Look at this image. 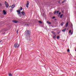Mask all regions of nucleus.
<instances>
[{"mask_svg": "<svg viewBox=\"0 0 76 76\" xmlns=\"http://www.w3.org/2000/svg\"><path fill=\"white\" fill-rule=\"evenodd\" d=\"M17 12H18V15H19V17H21V16H22V15H20V14H21V12H21V11H20V10H18V11H17Z\"/></svg>", "mask_w": 76, "mask_h": 76, "instance_id": "7ed1b4c3", "label": "nucleus"}, {"mask_svg": "<svg viewBox=\"0 0 76 76\" xmlns=\"http://www.w3.org/2000/svg\"><path fill=\"white\" fill-rule=\"evenodd\" d=\"M56 19H55V20H56Z\"/></svg>", "mask_w": 76, "mask_h": 76, "instance_id": "72a5a7b5", "label": "nucleus"}, {"mask_svg": "<svg viewBox=\"0 0 76 76\" xmlns=\"http://www.w3.org/2000/svg\"><path fill=\"white\" fill-rule=\"evenodd\" d=\"M54 32V31H52V34H53Z\"/></svg>", "mask_w": 76, "mask_h": 76, "instance_id": "a878e982", "label": "nucleus"}, {"mask_svg": "<svg viewBox=\"0 0 76 76\" xmlns=\"http://www.w3.org/2000/svg\"><path fill=\"white\" fill-rule=\"evenodd\" d=\"M2 41V40H1V41H0V43Z\"/></svg>", "mask_w": 76, "mask_h": 76, "instance_id": "473e14b6", "label": "nucleus"}, {"mask_svg": "<svg viewBox=\"0 0 76 76\" xmlns=\"http://www.w3.org/2000/svg\"><path fill=\"white\" fill-rule=\"evenodd\" d=\"M66 28H65L64 29L62 30V32H65V31H66Z\"/></svg>", "mask_w": 76, "mask_h": 76, "instance_id": "9b49d317", "label": "nucleus"}, {"mask_svg": "<svg viewBox=\"0 0 76 76\" xmlns=\"http://www.w3.org/2000/svg\"><path fill=\"white\" fill-rule=\"evenodd\" d=\"M60 38V37H59V36H57V39H58Z\"/></svg>", "mask_w": 76, "mask_h": 76, "instance_id": "412c9836", "label": "nucleus"}, {"mask_svg": "<svg viewBox=\"0 0 76 76\" xmlns=\"http://www.w3.org/2000/svg\"><path fill=\"white\" fill-rule=\"evenodd\" d=\"M39 23H41V24H42V21H39Z\"/></svg>", "mask_w": 76, "mask_h": 76, "instance_id": "dca6fc26", "label": "nucleus"}, {"mask_svg": "<svg viewBox=\"0 0 76 76\" xmlns=\"http://www.w3.org/2000/svg\"><path fill=\"white\" fill-rule=\"evenodd\" d=\"M21 13L22 15H23V16H24V15H25V13L24 12L22 11L21 12Z\"/></svg>", "mask_w": 76, "mask_h": 76, "instance_id": "6e6552de", "label": "nucleus"}, {"mask_svg": "<svg viewBox=\"0 0 76 76\" xmlns=\"http://www.w3.org/2000/svg\"><path fill=\"white\" fill-rule=\"evenodd\" d=\"M64 24V22H62L61 24V26H63Z\"/></svg>", "mask_w": 76, "mask_h": 76, "instance_id": "2eb2a0df", "label": "nucleus"}, {"mask_svg": "<svg viewBox=\"0 0 76 76\" xmlns=\"http://www.w3.org/2000/svg\"><path fill=\"white\" fill-rule=\"evenodd\" d=\"M73 34V32H72L71 34V35H72Z\"/></svg>", "mask_w": 76, "mask_h": 76, "instance_id": "cd10ccee", "label": "nucleus"}, {"mask_svg": "<svg viewBox=\"0 0 76 76\" xmlns=\"http://www.w3.org/2000/svg\"><path fill=\"white\" fill-rule=\"evenodd\" d=\"M12 22H14V23H16L17 22V20H14L12 21Z\"/></svg>", "mask_w": 76, "mask_h": 76, "instance_id": "f8f14e48", "label": "nucleus"}, {"mask_svg": "<svg viewBox=\"0 0 76 76\" xmlns=\"http://www.w3.org/2000/svg\"><path fill=\"white\" fill-rule=\"evenodd\" d=\"M58 3H60V2H58Z\"/></svg>", "mask_w": 76, "mask_h": 76, "instance_id": "4c0bfd02", "label": "nucleus"}, {"mask_svg": "<svg viewBox=\"0 0 76 76\" xmlns=\"http://www.w3.org/2000/svg\"><path fill=\"white\" fill-rule=\"evenodd\" d=\"M1 6V4H0V6Z\"/></svg>", "mask_w": 76, "mask_h": 76, "instance_id": "7c9ffc66", "label": "nucleus"}, {"mask_svg": "<svg viewBox=\"0 0 76 76\" xmlns=\"http://www.w3.org/2000/svg\"><path fill=\"white\" fill-rule=\"evenodd\" d=\"M55 37H56V35H55Z\"/></svg>", "mask_w": 76, "mask_h": 76, "instance_id": "c9c22d12", "label": "nucleus"}, {"mask_svg": "<svg viewBox=\"0 0 76 76\" xmlns=\"http://www.w3.org/2000/svg\"><path fill=\"white\" fill-rule=\"evenodd\" d=\"M60 34V32H58V34Z\"/></svg>", "mask_w": 76, "mask_h": 76, "instance_id": "2f4dec72", "label": "nucleus"}, {"mask_svg": "<svg viewBox=\"0 0 76 76\" xmlns=\"http://www.w3.org/2000/svg\"><path fill=\"white\" fill-rule=\"evenodd\" d=\"M63 16V14H61L60 16V18H62V16Z\"/></svg>", "mask_w": 76, "mask_h": 76, "instance_id": "f3484780", "label": "nucleus"}, {"mask_svg": "<svg viewBox=\"0 0 76 76\" xmlns=\"http://www.w3.org/2000/svg\"><path fill=\"white\" fill-rule=\"evenodd\" d=\"M17 34H18V31H17Z\"/></svg>", "mask_w": 76, "mask_h": 76, "instance_id": "f704fd0d", "label": "nucleus"}, {"mask_svg": "<svg viewBox=\"0 0 76 76\" xmlns=\"http://www.w3.org/2000/svg\"><path fill=\"white\" fill-rule=\"evenodd\" d=\"M66 0H64V1H63L62 3H64V2H66Z\"/></svg>", "mask_w": 76, "mask_h": 76, "instance_id": "6ab92c4d", "label": "nucleus"}, {"mask_svg": "<svg viewBox=\"0 0 76 76\" xmlns=\"http://www.w3.org/2000/svg\"><path fill=\"white\" fill-rule=\"evenodd\" d=\"M55 38H56V37H55V36H54L53 38V39H55Z\"/></svg>", "mask_w": 76, "mask_h": 76, "instance_id": "b1692460", "label": "nucleus"}, {"mask_svg": "<svg viewBox=\"0 0 76 76\" xmlns=\"http://www.w3.org/2000/svg\"><path fill=\"white\" fill-rule=\"evenodd\" d=\"M71 31H72V30H70L69 31V33H70H70H71Z\"/></svg>", "mask_w": 76, "mask_h": 76, "instance_id": "5701e85b", "label": "nucleus"}, {"mask_svg": "<svg viewBox=\"0 0 76 76\" xmlns=\"http://www.w3.org/2000/svg\"><path fill=\"white\" fill-rule=\"evenodd\" d=\"M47 23H48V24H51V23L49 21H47Z\"/></svg>", "mask_w": 76, "mask_h": 76, "instance_id": "4468645a", "label": "nucleus"}, {"mask_svg": "<svg viewBox=\"0 0 76 76\" xmlns=\"http://www.w3.org/2000/svg\"><path fill=\"white\" fill-rule=\"evenodd\" d=\"M24 34L26 36V39L30 41L31 39V33H30V31L29 30H26L24 33Z\"/></svg>", "mask_w": 76, "mask_h": 76, "instance_id": "f257e3e1", "label": "nucleus"}, {"mask_svg": "<svg viewBox=\"0 0 76 76\" xmlns=\"http://www.w3.org/2000/svg\"><path fill=\"white\" fill-rule=\"evenodd\" d=\"M55 18L56 17H55L54 16L53 17H52V19H55Z\"/></svg>", "mask_w": 76, "mask_h": 76, "instance_id": "aec40b11", "label": "nucleus"}, {"mask_svg": "<svg viewBox=\"0 0 76 76\" xmlns=\"http://www.w3.org/2000/svg\"><path fill=\"white\" fill-rule=\"evenodd\" d=\"M55 31H56V29H55Z\"/></svg>", "mask_w": 76, "mask_h": 76, "instance_id": "ea45409f", "label": "nucleus"}, {"mask_svg": "<svg viewBox=\"0 0 76 76\" xmlns=\"http://www.w3.org/2000/svg\"><path fill=\"white\" fill-rule=\"evenodd\" d=\"M20 10H20H20H22V9H23V8H22V7H20Z\"/></svg>", "mask_w": 76, "mask_h": 76, "instance_id": "ddd939ff", "label": "nucleus"}, {"mask_svg": "<svg viewBox=\"0 0 76 76\" xmlns=\"http://www.w3.org/2000/svg\"><path fill=\"white\" fill-rule=\"evenodd\" d=\"M25 25H27V26H29V24H25Z\"/></svg>", "mask_w": 76, "mask_h": 76, "instance_id": "393cba45", "label": "nucleus"}, {"mask_svg": "<svg viewBox=\"0 0 76 76\" xmlns=\"http://www.w3.org/2000/svg\"><path fill=\"white\" fill-rule=\"evenodd\" d=\"M75 76H76V74H75Z\"/></svg>", "mask_w": 76, "mask_h": 76, "instance_id": "58836bf2", "label": "nucleus"}, {"mask_svg": "<svg viewBox=\"0 0 76 76\" xmlns=\"http://www.w3.org/2000/svg\"><path fill=\"white\" fill-rule=\"evenodd\" d=\"M60 14H61V12H59V15H60Z\"/></svg>", "mask_w": 76, "mask_h": 76, "instance_id": "c756f323", "label": "nucleus"}, {"mask_svg": "<svg viewBox=\"0 0 76 76\" xmlns=\"http://www.w3.org/2000/svg\"><path fill=\"white\" fill-rule=\"evenodd\" d=\"M27 4H26V7H27V8H28V7H29V6H29V1H27Z\"/></svg>", "mask_w": 76, "mask_h": 76, "instance_id": "39448f33", "label": "nucleus"}, {"mask_svg": "<svg viewBox=\"0 0 76 76\" xmlns=\"http://www.w3.org/2000/svg\"><path fill=\"white\" fill-rule=\"evenodd\" d=\"M5 5L6 7H7V8H8V7H9V5L7 2V1H5Z\"/></svg>", "mask_w": 76, "mask_h": 76, "instance_id": "20e7f679", "label": "nucleus"}, {"mask_svg": "<svg viewBox=\"0 0 76 76\" xmlns=\"http://www.w3.org/2000/svg\"><path fill=\"white\" fill-rule=\"evenodd\" d=\"M67 52H69L70 51V50H69V49H68V50H67Z\"/></svg>", "mask_w": 76, "mask_h": 76, "instance_id": "4be33fe9", "label": "nucleus"}, {"mask_svg": "<svg viewBox=\"0 0 76 76\" xmlns=\"http://www.w3.org/2000/svg\"><path fill=\"white\" fill-rule=\"evenodd\" d=\"M13 10V9H10V10Z\"/></svg>", "mask_w": 76, "mask_h": 76, "instance_id": "bb28decb", "label": "nucleus"}, {"mask_svg": "<svg viewBox=\"0 0 76 76\" xmlns=\"http://www.w3.org/2000/svg\"><path fill=\"white\" fill-rule=\"evenodd\" d=\"M68 25H69V22H67V23L66 24L65 27H67Z\"/></svg>", "mask_w": 76, "mask_h": 76, "instance_id": "1a4fd4ad", "label": "nucleus"}, {"mask_svg": "<svg viewBox=\"0 0 76 76\" xmlns=\"http://www.w3.org/2000/svg\"><path fill=\"white\" fill-rule=\"evenodd\" d=\"M20 46L19 44H18V43H15L14 45V47L17 48H18Z\"/></svg>", "mask_w": 76, "mask_h": 76, "instance_id": "f03ea898", "label": "nucleus"}, {"mask_svg": "<svg viewBox=\"0 0 76 76\" xmlns=\"http://www.w3.org/2000/svg\"><path fill=\"white\" fill-rule=\"evenodd\" d=\"M15 7V5H12V6L11 7L12 9H13Z\"/></svg>", "mask_w": 76, "mask_h": 76, "instance_id": "9d476101", "label": "nucleus"}, {"mask_svg": "<svg viewBox=\"0 0 76 76\" xmlns=\"http://www.w3.org/2000/svg\"><path fill=\"white\" fill-rule=\"evenodd\" d=\"M18 22V21H17V22Z\"/></svg>", "mask_w": 76, "mask_h": 76, "instance_id": "e433bc0d", "label": "nucleus"}, {"mask_svg": "<svg viewBox=\"0 0 76 76\" xmlns=\"http://www.w3.org/2000/svg\"><path fill=\"white\" fill-rule=\"evenodd\" d=\"M58 12H59V11H56L54 12V14H56H56H58Z\"/></svg>", "mask_w": 76, "mask_h": 76, "instance_id": "0eeeda50", "label": "nucleus"}, {"mask_svg": "<svg viewBox=\"0 0 76 76\" xmlns=\"http://www.w3.org/2000/svg\"><path fill=\"white\" fill-rule=\"evenodd\" d=\"M12 75L11 73H9V76H12Z\"/></svg>", "mask_w": 76, "mask_h": 76, "instance_id": "a211bd4d", "label": "nucleus"}, {"mask_svg": "<svg viewBox=\"0 0 76 76\" xmlns=\"http://www.w3.org/2000/svg\"><path fill=\"white\" fill-rule=\"evenodd\" d=\"M53 34L55 35V34H56V33H55V32H54L53 33Z\"/></svg>", "mask_w": 76, "mask_h": 76, "instance_id": "c85d7f7f", "label": "nucleus"}, {"mask_svg": "<svg viewBox=\"0 0 76 76\" xmlns=\"http://www.w3.org/2000/svg\"><path fill=\"white\" fill-rule=\"evenodd\" d=\"M3 13L4 15H6V13H7V12H6V11H5V10H4L3 11Z\"/></svg>", "mask_w": 76, "mask_h": 76, "instance_id": "423d86ee", "label": "nucleus"}]
</instances>
